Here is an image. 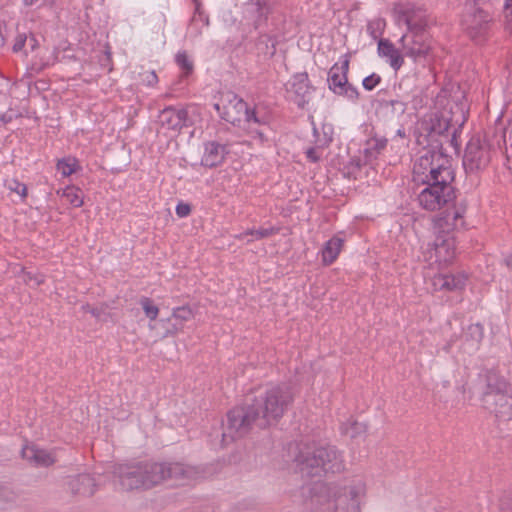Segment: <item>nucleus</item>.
Listing matches in <instances>:
<instances>
[{
	"label": "nucleus",
	"mask_w": 512,
	"mask_h": 512,
	"mask_svg": "<svg viewBox=\"0 0 512 512\" xmlns=\"http://www.w3.org/2000/svg\"><path fill=\"white\" fill-rule=\"evenodd\" d=\"M27 43V35L26 34H18L15 38V42L13 44V52H20Z\"/></svg>",
	"instance_id": "obj_40"
},
{
	"label": "nucleus",
	"mask_w": 512,
	"mask_h": 512,
	"mask_svg": "<svg viewBox=\"0 0 512 512\" xmlns=\"http://www.w3.org/2000/svg\"><path fill=\"white\" fill-rule=\"evenodd\" d=\"M371 143H374V147L377 151H380L382 149H384L387 145V140L386 139H373L369 142V144Z\"/></svg>",
	"instance_id": "obj_46"
},
{
	"label": "nucleus",
	"mask_w": 512,
	"mask_h": 512,
	"mask_svg": "<svg viewBox=\"0 0 512 512\" xmlns=\"http://www.w3.org/2000/svg\"><path fill=\"white\" fill-rule=\"evenodd\" d=\"M487 389L482 402L499 421L512 420V395L508 394V382L495 372L487 374Z\"/></svg>",
	"instance_id": "obj_5"
},
{
	"label": "nucleus",
	"mask_w": 512,
	"mask_h": 512,
	"mask_svg": "<svg viewBox=\"0 0 512 512\" xmlns=\"http://www.w3.org/2000/svg\"><path fill=\"white\" fill-rule=\"evenodd\" d=\"M491 159L492 148L490 143L480 135L472 136L463 155V167L466 173L476 174L485 170Z\"/></svg>",
	"instance_id": "obj_7"
},
{
	"label": "nucleus",
	"mask_w": 512,
	"mask_h": 512,
	"mask_svg": "<svg viewBox=\"0 0 512 512\" xmlns=\"http://www.w3.org/2000/svg\"><path fill=\"white\" fill-rule=\"evenodd\" d=\"M83 311L90 313L94 317H99L100 312L96 308H92L89 304L82 306Z\"/></svg>",
	"instance_id": "obj_47"
},
{
	"label": "nucleus",
	"mask_w": 512,
	"mask_h": 512,
	"mask_svg": "<svg viewBox=\"0 0 512 512\" xmlns=\"http://www.w3.org/2000/svg\"><path fill=\"white\" fill-rule=\"evenodd\" d=\"M271 0H251L248 4L250 11L256 12L260 18L265 17L270 11Z\"/></svg>",
	"instance_id": "obj_34"
},
{
	"label": "nucleus",
	"mask_w": 512,
	"mask_h": 512,
	"mask_svg": "<svg viewBox=\"0 0 512 512\" xmlns=\"http://www.w3.org/2000/svg\"><path fill=\"white\" fill-rule=\"evenodd\" d=\"M451 121L444 115L434 114L429 119H423L417 127L419 144H424L426 141L429 142L428 138L435 135H443L450 129Z\"/></svg>",
	"instance_id": "obj_15"
},
{
	"label": "nucleus",
	"mask_w": 512,
	"mask_h": 512,
	"mask_svg": "<svg viewBox=\"0 0 512 512\" xmlns=\"http://www.w3.org/2000/svg\"><path fill=\"white\" fill-rule=\"evenodd\" d=\"M56 168L63 177H68L75 173L80 166L76 158L69 156L58 160Z\"/></svg>",
	"instance_id": "obj_31"
},
{
	"label": "nucleus",
	"mask_w": 512,
	"mask_h": 512,
	"mask_svg": "<svg viewBox=\"0 0 512 512\" xmlns=\"http://www.w3.org/2000/svg\"><path fill=\"white\" fill-rule=\"evenodd\" d=\"M172 317L181 322H186L193 318V311L188 305L176 307L172 310Z\"/></svg>",
	"instance_id": "obj_36"
},
{
	"label": "nucleus",
	"mask_w": 512,
	"mask_h": 512,
	"mask_svg": "<svg viewBox=\"0 0 512 512\" xmlns=\"http://www.w3.org/2000/svg\"><path fill=\"white\" fill-rule=\"evenodd\" d=\"M141 489H151L164 481V467L161 462L140 461ZM138 483V481H135Z\"/></svg>",
	"instance_id": "obj_20"
},
{
	"label": "nucleus",
	"mask_w": 512,
	"mask_h": 512,
	"mask_svg": "<svg viewBox=\"0 0 512 512\" xmlns=\"http://www.w3.org/2000/svg\"><path fill=\"white\" fill-rule=\"evenodd\" d=\"M395 70H398L400 68V65L394 66Z\"/></svg>",
	"instance_id": "obj_55"
},
{
	"label": "nucleus",
	"mask_w": 512,
	"mask_h": 512,
	"mask_svg": "<svg viewBox=\"0 0 512 512\" xmlns=\"http://www.w3.org/2000/svg\"><path fill=\"white\" fill-rule=\"evenodd\" d=\"M343 245L344 239L338 236H334L330 240H328L321 251L322 263L326 266H329L332 263H334L338 255L340 254Z\"/></svg>",
	"instance_id": "obj_27"
},
{
	"label": "nucleus",
	"mask_w": 512,
	"mask_h": 512,
	"mask_svg": "<svg viewBox=\"0 0 512 512\" xmlns=\"http://www.w3.org/2000/svg\"><path fill=\"white\" fill-rule=\"evenodd\" d=\"M200 116L201 112L197 105L168 106L160 111L158 121L161 128L178 133L184 127L193 126L200 120Z\"/></svg>",
	"instance_id": "obj_8"
},
{
	"label": "nucleus",
	"mask_w": 512,
	"mask_h": 512,
	"mask_svg": "<svg viewBox=\"0 0 512 512\" xmlns=\"http://www.w3.org/2000/svg\"><path fill=\"white\" fill-rule=\"evenodd\" d=\"M21 453L25 460L29 461L35 466L49 467L56 461L52 452H49L45 449H40L35 445L24 446Z\"/></svg>",
	"instance_id": "obj_24"
},
{
	"label": "nucleus",
	"mask_w": 512,
	"mask_h": 512,
	"mask_svg": "<svg viewBox=\"0 0 512 512\" xmlns=\"http://www.w3.org/2000/svg\"><path fill=\"white\" fill-rule=\"evenodd\" d=\"M390 103H391V105H399V106H400V108H401V110H403V109H404V108H403V107H404V104H403L402 102H400V101H397V100H395V101H394V100H392Z\"/></svg>",
	"instance_id": "obj_51"
},
{
	"label": "nucleus",
	"mask_w": 512,
	"mask_h": 512,
	"mask_svg": "<svg viewBox=\"0 0 512 512\" xmlns=\"http://www.w3.org/2000/svg\"><path fill=\"white\" fill-rule=\"evenodd\" d=\"M361 494L362 489L350 487L343 494L337 496L333 503H329L328 507H333L334 512H360Z\"/></svg>",
	"instance_id": "obj_21"
},
{
	"label": "nucleus",
	"mask_w": 512,
	"mask_h": 512,
	"mask_svg": "<svg viewBox=\"0 0 512 512\" xmlns=\"http://www.w3.org/2000/svg\"><path fill=\"white\" fill-rule=\"evenodd\" d=\"M26 45H28L31 52H34L39 47V42L34 34H30L29 36H27Z\"/></svg>",
	"instance_id": "obj_44"
},
{
	"label": "nucleus",
	"mask_w": 512,
	"mask_h": 512,
	"mask_svg": "<svg viewBox=\"0 0 512 512\" xmlns=\"http://www.w3.org/2000/svg\"><path fill=\"white\" fill-rule=\"evenodd\" d=\"M381 78L377 74H371L363 79V87L366 90L374 89L380 82Z\"/></svg>",
	"instance_id": "obj_37"
},
{
	"label": "nucleus",
	"mask_w": 512,
	"mask_h": 512,
	"mask_svg": "<svg viewBox=\"0 0 512 512\" xmlns=\"http://www.w3.org/2000/svg\"><path fill=\"white\" fill-rule=\"evenodd\" d=\"M342 431L349 437L355 438L362 434H365L367 431V426L366 424L355 420H348L346 423L342 425Z\"/></svg>",
	"instance_id": "obj_32"
},
{
	"label": "nucleus",
	"mask_w": 512,
	"mask_h": 512,
	"mask_svg": "<svg viewBox=\"0 0 512 512\" xmlns=\"http://www.w3.org/2000/svg\"><path fill=\"white\" fill-rule=\"evenodd\" d=\"M504 139L506 142L510 143V145L512 146V122L510 123V125L504 135Z\"/></svg>",
	"instance_id": "obj_48"
},
{
	"label": "nucleus",
	"mask_w": 512,
	"mask_h": 512,
	"mask_svg": "<svg viewBox=\"0 0 512 512\" xmlns=\"http://www.w3.org/2000/svg\"><path fill=\"white\" fill-rule=\"evenodd\" d=\"M312 91L306 72L295 74L287 84L289 98L299 108H304L309 103Z\"/></svg>",
	"instance_id": "obj_16"
},
{
	"label": "nucleus",
	"mask_w": 512,
	"mask_h": 512,
	"mask_svg": "<svg viewBox=\"0 0 512 512\" xmlns=\"http://www.w3.org/2000/svg\"><path fill=\"white\" fill-rule=\"evenodd\" d=\"M427 40L425 32H407L400 39L403 54L414 61L421 60L430 50Z\"/></svg>",
	"instance_id": "obj_14"
},
{
	"label": "nucleus",
	"mask_w": 512,
	"mask_h": 512,
	"mask_svg": "<svg viewBox=\"0 0 512 512\" xmlns=\"http://www.w3.org/2000/svg\"><path fill=\"white\" fill-rule=\"evenodd\" d=\"M278 231H279V229L275 228V227L251 229V230H246L243 233L237 235L236 238L239 240H244L246 238V236L250 235L253 238L248 240V242H251L253 240H260V239L268 238L272 235L277 234Z\"/></svg>",
	"instance_id": "obj_30"
},
{
	"label": "nucleus",
	"mask_w": 512,
	"mask_h": 512,
	"mask_svg": "<svg viewBox=\"0 0 512 512\" xmlns=\"http://www.w3.org/2000/svg\"><path fill=\"white\" fill-rule=\"evenodd\" d=\"M140 305L148 319L154 321L159 314V308L153 303V300L149 297H142L140 299Z\"/></svg>",
	"instance_id": "obj_33"
},
{
	"label": "nucleus",
	"mask_w": 512,
	"mask_h": 512,
	"mask_svg": "<svg viewBox=\"0 0 512 512\" xmlns=\"http://www.w3.org/2000/svg\"><path fill=\"white\" fill-rule=\"evenodd\" d=\"M452 158L441 150L422 149L416 156L412 179L417 184L453 183L455 171Z\"/></svg>",
	"instance_id": "obj_2"
},
{
	"label": "nucleus",
	"mask_w": 512,
	"mask_h": 512,
	"mask_svg": "<svg viewBox=\"0 0 512 512\" xmlns=\"http://www.w3.org/2000/svg\"><path fill=\"white\" fill-rule=\"evenodd\" d=\"M491 26V14L480 8L465 13L462 19L463 30L477 43H481L489 37Z\"/></svg>",
	"instance_id": "obj_10"
},
{
	"label": "nucleus",
	"mask_w": 512,
	"mask_h": 512,
	"mask_svg": "<svg viewBox=\"0 0 512 512\" xmlns=\"http://www.w3.org/2000/svg\"><path fill=\"white\" fill-rule=\"evenodd\" d=\"M466 207L463 205L454 206L452 210H446L435 219V228L441 234L451 235L450 232L464 228V215Z\"/></svg>",
	"instance_id": "obj_17"
},
{
	"label": "nucleus",
	"mask_w": 512,
	"mask_h": 512,
	"mask_svg": "<svg viewBox=\"0 0 512 512\" xmlns=\"http://www.w3.org/2000/svg\"><path fill=\"white\" fill-rule=\"evenodd\" d=\"M295 461L300 470L311 477L319 476L322 472L337 473L344 469L342 456L333 446L301 450Z\"/></svg>",
	"instance_id": "obj_4"
},
{
	"label": "nucleus",
	"mask_w": 512,
	"mask_h": 512,
	"mask_svg": "<svg viewBox=\"0 0 512 512\" xmlns=\"http://www.w3.org/2000/svg\"><path fill=\"white\" fill-rule=\"evenodd\" d=\"M38 0H24V4L26 6H31L33 5L35 2H37Z\"/></svg>",
	"instance_id": "obj_52"
},
{
	"label": "nucleus",
	"mask_w": 512,
	"mask_h": 512,
	"mask_svg": "<svg viewBox=\"0 0 512 512\" xmlns=\"http://www.w3.org/2000/svg\"><path fill=\"white\" fill-rule=\"evenodd\" d=\"M164 481L167 479L175 480L181 484H186L202 478V471L194 466L182 463H163Z\"/></svg>",
	"instance_id": "obj_19"
},
{
	"label": "nucleus",
	"mask_w": 512,
	"mask_h": 512,
	"mask_svg": "<svg viewBox=\"0 0 512 512\" xmlns=\"http://www.w3.org/2000/svg\"><path fill=\"white\" fill-rule=\"evenodd\" d=\"M253 426L260 428V417L253 403L237 406L227 413L223 442L233 441L249 433Z\"/></svg>",
	"instance_id": "obj_6"
},
{
	"label": "nucleus",
	"mask_w": 512,
	"mask_h": 512,
	"mask_svg": "<svg viewBox=\"0 0 512 512\" xmlns=\"http://www.w3.org/2000/svg\"><path fill=\"white\" fill-rule=\"evenodd\" d=\"M418 194L419 205L428 211L440 210L455 198L453 183H424Z\"/></svg>",
	"instance_id": "obj_9"
},
{
	"label": "nucleus",
	"mask_w": 512,
	"mask_h": 512,
	"mask_svg": "<svg viewBox=\"0 0 512 512\" xmlns=\"http://www.w3.org/2000/svg\"><path fill=\"white\" fill-rule=\"evenodd\" d=\"M501 509H512V489L507 491L500 499Z\"/></svg>",
	"instance_id": "obj_42"
},
{
	"label": "nucleus",
	"mask_w": 512,
	"mask_h": 512,
	"mask_svg": "<svg viewBox=\"0 0 512 512\" xmlns=\"http://www.w3.org/2000/svg\"><path fill=\"white\" fill-rule=\"evenodd\" d=\"M227 153L226 147L215 141L205 143L201 163L205 167L213 168L220 165Z\"/></svg>",
	"instance_id": "obj_25"
},
{
	"label": "nucleus",
	"mask_w": 512,
	"mask_h": 512,
	"mask_svg": "<svg viewBox=\"0 0 512 512\" xmlns=\"http://www.w3.org/2000/svg\"><path fill=\"white\" fill-rule=\"evenodd\" d=\"M9 189L13 192H16L17 194L21 195L22 198H25L27 196V187L25 184L20 183L17 180H12L9 185Z\"/></svg>",
	"instance_id": "obj_38"
},
{
	"label": "nucleus",
	"mask_w": 512,
	"mask_h": 512,
	"mask_svg": "<svg viewBox=\"0 0 512 512\" xmlns=\"http://www.w3.org/2000/svg\"><path fill=\"white\" fill-rule=\"evenodd\" d=\"M484 336V329L481 324H471L467 328L466 337L470 338L476 345H478Z\"/></svg>",
	"instance_id": "obj_35"
},
{
	"label": "nucleus",
	"mask_w": 512,
	"mask_h": 512,
	"mask_svg": "<svg viewBox=\"0 0 512 512\" xmlns=\"http://www.w3.org/2000/svg\"><path fill=\"white\" fill-rule=\"evenodd\" d=\"M184 67L186 68V70H187L186 72H187V73L192 72V68H193V66L188 65V66H184Z\"/></svg>",
	"instance_id": "obj_54"
},
{
	"label": "nucleus",
	"mask_w": 512,
	"mask_h": 512,
	"mask_svg": "<svg viewBox=\"0 0 512 512\" xmlns=\"http://www.w3.org/2000/svg\"><path fill=\"white\" fill-rule=\"evenodd\" d=\"M25 281L27 283H34L36 286H39L44 283V276L41 274L32 275L31 273L25 274Z\"/></svg>",
	"instance_id": "obj_43"
},
{
	"label": "nucleus",
	"mask_w": 512,
	"mask_h": 512,
	"mask_svg": "<svg viewBox=\"0 0 512 512\" xmlns=\"http://www.w3.org/2000/svg\"><path fill=\"white\" fill-rule=\"evenodd\" d=\"M176 64H189V56L186 51H179L175 56Z\"/></svg>",
	"instance_id": "obj_45"
},
{
	"label": "nucleus",
	"mask_w": 512,
	"mask_h": 512,
	"mask_svg": "<svg viewBox=\"0 0 512 512\" xmlns=\"http://www.w3.org/2000/svg\"><path fill=\"white\" fill-rule=\"evenodd\" d=\"M265 41L271 42V49L272 50L270 52H268V53L271 54V55L274 54L275 45H274V42L272 41V39H270L268 36H264L261 42H265Z\"/></svg>",
	"instance_id": "obj_50"
},
{
	"label": "nucleus",
	"mask_w": 512,
	"mask_h": 512,
	"mask_svg": "<svg viewBox=\"0 0 512 512\" xmlns=\"http://www.w3.org/2000/svg\"><path fill=\"white\" fill-rule=\"evenodd\" d=\"M214 109L223 120L233 125L246 124V128L253 134V138L258 139L260 143L267 141L266 119L260 117L258 111L250 110L247 103L234 92H221L218 101L214 103Z\"/></svg>",
	"instance_id": "obj_1"
},
{
	"label": "nucleus",
	"mask_w": 512,
	"mask_h": 512,
	"mask_svg": "<svg viewBox=\"0 0 512 512\" xmlns=\"http://www.w3.org/2000/svg\"><path fill=\"white\" fill-rule=\"evenodd\" d=\"M191 213V206L187 203L180 202L176 206V214L180 218L187 217Z\"/></svg>",
	"instance_id": "obj_41"
},
{
	"label": "nucleus",
	"mask_w": 512,
	"mask_h": 512,
	"mask_svg": "<svg viewBox=\"0 0 512 512\" xmlns=\"http://www.w3.org/2000/svg\"><path fill=\"white\" fill-rule=\"evenodd\" d=\"M57 194L64 197L73 207H81L84 203L83 192L75 186H67L62 190H58Z\"/></svg>",
	"instance_id": "obj_28"
},
{
	"label": "nucleus",
	"mask_w": 512,
	"mask_h": 512,
	"mask_svg": "<svg viewBox=\"0 0 512 512\" xmlns=\"http://www.w3.org/2000/svg\"><path fill=\"white\" fill-rule=\"evenodd\" d=\"M386 25V20L383 17L372 18L367 22V33L372 39L379 41L383 39L382 35L386 29Z\"/></svg>",
	"instance_id": "obj_29"
},
{
	"label": "nucleus",
	"mask_w": 512,
	"mask_h": 512,
	"mask_svg": "<svg viewBox=\"0 0 512 512\" xmlns=\"http://www.w3.org/2000/svg\"><path fill=\"white\" fill-rule=\"evenodd\" d=\"M68 487L73 495L92 496L96 491L95 479L90 474H78L68 478Z\"/></svg>",
	"instance_id": "obj_23"
},
{
	"label": "nucleus",
	"mask_w": 512,
	"mask_h": 512,
	"mask_svg": "<svg viewBox=\"0 0 512 512\" xmlns=\"http://www.w3.org/2000/svg\"><path fill=\"white\" fill-rule=\"evenodd\" d=\"M397 22L407 26L408 32H424L427 25L426 13L412 4H397L394 7Z\"/></svg>",
	"instance_id": "obj_12"
},
{
	"label": "nucleus",
	"mask_w": 512,
	"mask_h": 512,
	"mask_svg": "<svg viewBox=\"0 0 512 512\" xmlns=\"http://www.w3.org/2000/svg\"><path fill=\"white\" fill-rule=\"evenodd\" d=\"M349 66H331L328 73V85L335 94L345 96L349 100L358 98V91L347 80Z\"/></svg>",
	"instance_id": "obj_13"
},
{
	"label": "nucleus",
	"mask_w": 512,
	"mask_h": 512,
	"mask_svg": "<svg viewBox=\"0 0 512 512\" xmlns=\"http://www.w3.org/2000/svg\"><path fill=\"white\" fill-rule=\"evenodd\" d=\"M467 275L463 272L455 274H438L433 277V286L436 290L459 291L464 289Z\"/></svg>",
	"instance_id": "obj_22"
},
{
	"label": "nucleus",
	"mask_w": 512,
	"mask_h": 512,
	"mask_svg": "<svg viewBox=\"0 0 512 512\" xmlns=\"http://www.w3.org/2000/svg\"><path fill=\"white\" fill-rule=\"evenodd\" d=\"M115 477L119 481L122 490L130 491L134 489H141V464L139 462L118 464L113 471Z\"/></svg>",
	"instance_id": "obj_18"
},
{
	"label": "nucleus",
	"mask_w": 512,
	"mask_h": 512,
	"mask_svg": "<svg viewBox=\"0 0 512 512\" xmlns=\"http://www.w3.org/2000/svg\"><path fill=\"white\" fill-rule=\"evenodd\" d=\"M378 55L390 64H402V53L389 39H380L377 47Z\"/></svg>",
	"instance_id": "obj_26"
},
{
	"label": "nucleus",
	"mask_w": 512,
	"mask_h": 512,
	"mask_svg": "<svg viewBox=\"0 0 512 512\" xmlns=\"http://www.w3.org/2000/svg\"><path fill=\"white\" fill-rule=\"evenodd\" d=\"M178 331H179V329L176 326H174L173 330L168 331L167 334L175 335Z\"/></svg>",
	"instance_id": "obj_53"
},
{
	"label": "nucleus",
	"mask_w": 512,
	"mask_h": 512,
	"mask_svg": "<svg viewBox=\"0 0 512 512\" xmlns=\"http://www.w3.org/2000/svg\"><path fill=\"white\" fill-rule=\"evenodd\" d=\"M13 119L12 115H8V114H1L0 115V120L3 122V123H9L11 122Z\"/></svg>",
	"instance_id": "obj_49"
},
{
	"label": "nucleus",
	"mask_w": 512,
	"mask_h": 512,
	"mask_svg": "<svg viewBox=\"0 0 512 512\" xmlns=\"http://www.w3.org/2000/svg\"><path fill=\"white\" fill-rule=\"evenodd\" d=\"M294 401L292 388L276 385L256 396L253 405L260 417V428L277 424Z\"/></svg>",
	"instance_id": "obj_3"
},
{
	"label": "nucleus",
	"mask_w": 512,
	"mask_h": 512,
	"mask_svg": "<svg viewBox=\"0 0 512 512\" xmlns=\"http://www.w3.org/2000/svg\"><path fill=\"white\" fill-rule=\"evenodd\" d=\"M305 154L310 162L316 163L321 158L322 150L319 147H310L306 150Z\"/></svg>",
	"instance_id": "obj_39"
},
{
	"label": "nucleus",
	"mask_w": 512,
	"mask_h": 512,
	"mask_svg": "<svg viewBox=\"0 0 512 512\" xmlns=\"http://www.w3.org/2000/svg\"><path fill=\"white\" fill-rule=\"evenodd\" d=\"M428 257L439 268L452 264L456 257L455 238L452 235L439 233L434 240L433 247L428 250Z\"/></svg>",
	"instance_id": "obj_11"
}]
</instances>
